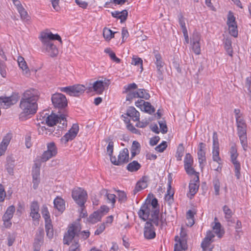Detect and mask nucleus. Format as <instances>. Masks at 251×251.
Masks as SVG:
<instances>
[{"instance_id":"24","label":"nucleus","mask_w":251,"mask_h":251,"mask_svg":"<svg viewBox=\"0 0 251 251\" xmlns=\"http://www.w3.org/2000/svg\"><path fill=\"white\" fill-rule=\"evenodd\" d=\"M126 116L135 122L139 121L140 113L134 107H129L126 110Z\"/></svg>"},{"instance_id":"30","label":"nucleus","mask_w":251,"mask_h":251,"mask_svg":"<svg viewBox=\"0 0 251 251\" xmlns=\"http://www.w3.org/2000/svg\"><path fill=\"white\" fill-rule=\"evenodd\" d=\"M141 167L140 163L137 161H133L126 166V169L130 172H135L139 170Z\"/></svg>"},{"instance_id":"15","label":"nucleus","mask_w":251,"mask_h":251,"mask_svg":"<svg viewBox=\"0 0 251 251\" xmlns=\"http://www.w3.org/2000/svg\"><path fill=\"white\" fill-rule=\"evenodd\" d=\"M44 231L43 228H39L36 234L33 243V250L34 251H39L44 242Z\"/></svg>"},{"instance_id":"18","label":"nucleus","mask_w":251,"mask_h":251,"mask_svg":"<svg viewBox=\"0 0 251 251\" xmlns=\"http://www.w3.org/2000/svg\"><path fill=\"white\" fill-rule=\"evenodd\" d=\"M15 166V159L12 155H9L6 157V162L5 165V169L10 175L14 174V168Z\"/></svg>"},{"instance_id":"11","label":"nucleus","mask_w":251,"mask_h":251,"mask_svg":"<svg viewBox=\"0 0 251 251\" xmlns=\"http://www.w3.org/2000/svg\"><path fill=\"white\" fill-rule=\"evenodd\" d=\"M79 130L77 124H73L72 128L61 139L62 143L66 144L68 141L73 140L76 136Z\"/></svg>"},{"instance_id":"14","label":"nucleus","mask_w":251,"mask_h":251,"mask_svg":"<svg viewBox=\"0 0 251 251\" xmlns=\"http://www.w3.org/2000/svg\"><path fill=\"white\" fill-rule=\"evenodd\" d=\"M152 224L153 223L150 220V221H147L145 224L144 234L146 239H151L155 237L156 234Z\"/></svg>"},{"instance_id":"47","label":"nucleus","mask_w":251,"mask_h":251,"mask_svg":"<svg viewBox=\"0 0 251 251\" xmlns=\"http://www.w3.org/2000/svg\"><path fill=\"white\" fill-rule=\"evenodd\" d=\"M138 98H143L145 100H148L150 98V94L144 89H140L137 91Z\"/></svg>"},{"instance_id":"61","label":"nucleus","mask_w":251,"mask_h":251,"mask_svg":"<svg viewBox=\"0 0 251 251\" xmlns=\"http://www.w3.org/2000/svg\"><path fill=\"white\" fill-rule=\"evenodd\" d=\"M140 144L136 141H134L131 148V151L137 152L139 153L140 152Z\"/></svg>"},{"instance_id":"32","label":"nucleus","mask_w":251,"mask_h":251,"mask_svg":"<svg viewBox=\"0 0 251 251\" xmlns=\"http://www.w3.org/2000/svg\"><path fill=\"white\" fill-rule=\"evenodd\" d=\"M45 229L47 236L50 239L53 237V226L51 222L45 223Z\"/></svg>"},{"instance_id":"17","label":"nucleus","mask_w":251,"mask_h":251,"mask_svg":"<svg viewBox=\"0 0 251 251\" xmlns=\"http://www.w3.org/2000/svg\"><path fill=\"white\" fill-rule=\"evenodd\" d=\"M187 235L186 232L184 230L183 227L181 228V231L180 233V237L178 236L175 237V241L179 243V247L185 250L187 249V242L186 236Z\"/></svg>"},{"instance_id":"62","label":"nucleus","mask_w":251,"mask_h":251,"mask_svg":"<svg viewBox=\"0 0 251 251\" xmlns=\"http://www.w3.org/2000/svg\"><path fill=\"white\" fill-rule=\"evenodd\" d=\"M159 124L161 132L163 134L167 133L168 131V128L165 122L162 121H159Z\"/></svg>"},{"instance_id":"7","label":"nucleus","mask_w":251,"mask_h":251,"mask_svg":"<svg viewBox=\"0 0 251 251\" xmlns=\"http://www.w3.org/2000/svg\"><path fill=\"white\" fill-rule=\"evenodd\" d=\"M85 86L80 84L62 87L60 89L61 91L65 92L72 97L79 96L85 92Z\"/></svg>"},{"instance_id":"49","label":"nucleus","mask_w":251,"mask_h":251,"mask_svg":"<svg viewBox=\"0 0 251 251\" xmlns=\"http://www.w3.org/2000/svg\"><path fill=\"white\" fill-rule=\"evenodd\" d=\"M58 123L62 125V126L60 127L64 128L67 126V121L66 120V114H60L58 115Z\"/></svg>"},{"instance_id":"50","label":"nucleus","mask_w":251,"mask_h":251,"mask_svg":"<svg viewBox=\"0 0 251 251\" xmlns=\"http://www.w3.org/2000/svg\"><path fill=\"white\" fill-rule=\"evenodd\" d=\"M193 158L191 155L188 153H186L184 160V166L185 165H193Z\"/></svg>"},{"instance_id":"10","label":"nucleus","mask_w":251,"mask_h":251,"mask_svg":"<svg viewBox=\"0 0 251 251\" xmlns=\"http://www.w3.org/2000/svg\"><path fill=\"white\" fill-rule=\"evenodd\" d=\"M41 165L38 161H34V165L32 169V183L33 184V188L36 189L40 182V170Z\"/></svg>"},{"instance_id":"48","label":"nucleus","mask_w":251,"mask_h":251,"mask_svg":"<svg viewBox=\"0 0 251 251\" xmlns=\"http://www.w3.org/2000/svg\"><path fill=\"white\" fill-rule=\"evenodd\" d=\"M139 97L137 91L128 90L126 93V100H130L133 98H136Z\"/></svg>"},{"instance_id":"3","label":"nucleus","mask_w":251,"mask_h":251,"mask_svg":"<svg viewBox=\"0 0 251 251\" xmlns=\"http://www.w3.org/2000/svg\"><path fill=\"white\" fill-rule=\"evenodd\" d=\"M58 115L51 114L46 119L47 127L40 126L38 128L39 134L42 135H50L53 132V126L58 123Z\"/></svg>"},{"instance_id":"52","label":"nucleus","mask_w":251,"mask_h":251,"mask_svg":"<svg viewBox=\"0 0 251 251\" xmlns=\"http://www.w3.org/2000/svg\"><path fill=\"white\" fill-rule=\"evenodd\" d=\"M178 18L179 24L180 25L182 32L187 30L185 26L184 18L183 17V15L181 14H179L178 16Z\"/></svg>"},{"instance_id":"2","label":"nucleus","mask_w":251,"mask_h":251,"mask_svg":"<svg viewBox=\"0 0 251 251\" xmlns=\"http://www.w3.org/2000/svg\"><path fill=\"white\" fill-rule=\"evenodd\" d=\"M81 227L79 224L74 223L71 225L68 229V231L64 235L63 242L65 245H69L73 239H76L77 237L81 236L83 239H86L90 236V232L88 230L80 231Z\"/></svg>"},{"instance_id":"53","label":"nucleus","mask_w":251,"mask_h":251,"mask_svg":"<svg viewBox=\"0 0 251 251\" xmlns=\"http://www.w3.org/2000/svg\"><path fill=\"white\" fill-rule=\"evenodd\" d=\"M184 168L187 174L189 175H195V176H196L197 175H199L198 173H197L192 167V165H185Z\"/></svg>"},{"instance_id":"63","label":"nucleus","mask_w":251,"mask_h":251,"mask_svg":"<svg viewBox=\"0 0 251 251\" xmlns=\"http://www.w3.org/2000/svg\"><path fill=\"white\" fill-rule=\"evenodd\" d=\"M113 146H114L113 142L112 141H110L109 142L108 145L106 148L107 152L108 154V155H109L110 158H111V156H113L112 155V154L113 151Z\"/></svg>"},{"instance_id":"38","label":"nucleus","mask_w":251,"mask_h":251,"mask_svg":"<svg viewBox=\"0 0 251 251\" xmlns=\"http://www.w3.org/2000/svg\"><path fill=\"white\" fill-rule=\"evenodd\" d=\"M171 184L170 183L169 184L168 190H167V194L166 195L165 197V201L168 202L169 204H171L174 201L173 196L174 193L171 192Z\"/></svg>"},{"instance_id":"23","label":"nucleus","mask_w":251,"mask_h":251,"mask_svg":"<svg viewBox=\"0 0 251 251\" xmlns=\"http://www.w3.org/2000/svg\"><path fill=\"white\" fill-rule=\"evenodd\" d=\"M41 37L44 38L49 41L56 40L59 41L61 43H62V40L60 36L57 34H53L51 32H42L40 33V36Z\"/></svg>"},{"instance_id":"8","label":"nucleus","mask_w":251,"mask_h":251,"mask_svg":"<svg viewBox=\"0 0 251 251\" xmlns=\"http://www.w3.org/2000/svg\"><path fill=\"white\" fill-rule=\"evenodd\" d=\"M147 205L152 210L151 217L150 218V220L151 221L153 224L158 226L159 224V210L158 208V201L157 199L153 198L151 202L150 200L149 202H147Z\"/></svg>"},{"instance_id":"54","label":"nucleus","mask_w":251,"mask_h":251,"mask_svg":"<svg viewBox=\"0 0 251 251\" xmlns=\"http://www.w3.org/2000/svg\"><path fill=\"white\" fill-rule=\"evenodd\" d=\"M74 242V243L70 247L69 251H80L78 240L76 241L75 238Z\"/></svg>"},{"instance_id":"40","label":"nucleus","mask_w":251,"mask_h":251,"mask_svg":"<svg viewBox=\"0 0 251 251\" xmlns=\"http://www.w3.org/2000/svg\"><path fill=\"white\" fill-rule=\"evenodd\" d=\"M147 187V183L146 181L144 180L138 181L136 185L134 190H133L134 194H135L138 192L146 188Z\"/></svg>"},{"instance_id":"4","label":"nucleus","mask_w":251,"mask_h":251,"mask_svg":"<svg viewBox=\"0 0 251 251\" xmlns=\"http://www.w3.org/2000/svg\"><path fill=\"white\" fill-rule=\"evenodd\" d=\"M47 146V150L45 151L41 156L37 157L35 160L39 161L41 165L42 162H45L55 156L57 153V148L53 142L48 143Z\"/></svg>"},{"instance_id":"25","label":"nucleus","mask_w":251,"mask_h":251,"mask_svg":"<svg viewBox=\"0 0 251 251\" xmlns=\"http://www.w3.org/2000/svg\"><path fill=\"white\" fill-rule=\"evenodd\" d=\"M16 102V100L12 97H5L0 98L1 105L5 108H7L10 105L14 104Z\"/></svg>"},{"instance_id":"57","label":"nucleus","mask_w":251,"mask_h":251,"mask_svg":"<svg viewBox=\"0 0 251 251\" xmlns=\"http://www.w3.org/2000/svg\"><path fill=\"white\" fill-rule=\"evenodd\" d=\"M131 64L134 65H138L140 64L141 65V67L142 68L143 61L141 58L138 57L136 56L133 55L132 58Z\"/></svg>"},{"instance_id":"45","label":"nucleus","mask_w":251,"mask_h":251,"mask_svg":"<svg viewBox=\"0 0 251 251\" xmlns=\"http://www.w3.org/2000/svg\"><path fill=\"white\" fill-rule=\"evenodd\" d=\"M223 210L225 215V217L227 221H229L233 215L231 210L227 205H224L223 207Z\"/></svg>"},{"instance_id":"43","label":"nucleus","mask_w":251,"mask_h":251,"mask_svg":"<svg viewBox=\"0 0 251 251\" xmlns=\"http://www.w3.org/2000/svg\"><path fill=\"white\" fill-rule=\"evenodd\" d=\"M198 156L200 166L201 168H203V163L206 161L205 152L204 151H198Z\"/></svg>"},{"instance_id":"19","label":"nucleus","mask_w":251,"mask_h":251,"mask_svg":"<svg viewBox=\"0 0 251 251\" xmlns=\"http://www.w3.org/2000/svg\"><path fill=\"white\" fill-rule=\"evenodd\" d=\"M12 135L10 133L7 134L2 139L0 144V156L5 153L10 141L11 139Z\"/></svg>"},{"instance_id":"51","label":"nucleus","mask_w":251,"mask_h":251,"mask_svg":"<svg viewBox=\"0 0 251 251\" xmlns=\"http://www.w3.org/2000/svg\"><path fill=\"white\" fill-rule=\"evenodd\" d=\"M213 183L214 187L215 194L216 195H219L220 188V182L219 180L217 178H215L213 181Z\"/></svg>"},{"instance_id":"55","label":"nucleus","mask_w":251,"mask_h":251,"mask_svg":"<svg viewBox=\"0 0 251 251\" xmlns=\"http://www.w3.org/2000/svg\"><path fill=\"white\" fill-rule=\"evenodd\" d=\"M229 33L231 35L234 37H237L238 36L237 25H231L228 27Z\"/></svg>"},{"instance_id":"1","label":"nucleus","mask_w":251,"mask_h":251,"mask_svg":"<svg viewBox=\"0 0 251 251\" xmlns=\"http://www.w3.org/2000/svg\"><path fill=\"white\" fill-rule=\"evenodd\" d=\"M39 96V91L35 89L26 90L23 94L20 103V107L22 110L19 115L21 120H25L28 116L36 112L38 108L37 101Z\"/></svg>"},{"instance_id":"12","label":"nucleus","mask_w":251,"mask_h":251,"mask_svg":"<svg viewBox=\"0 0 251 251\" xmlns=\"http://www.w3.org/2000/svg\"><path fill=\"white\" fill-rule=\"evenodd\" d=\"M109 84V80H105L104 82L102 80H97L93 83L92 86L89 87L88 89L90 91H94L98 94H101L105 86H108Z\"/></svg>"},{"instance_id":"58","label":"nucleus","mask_w":251,"mask_h":251,"mask_svg":"<svg viewBox=\"0 0 251 251\" xmlns=\"http://www.w3.org/2000/svg\"><path fill=\"white\" fill-rule=\"evenodd\" d=\"M212 241L210 240L209 239H208L207 237H205L201 244V247L203 251H205L206 249L209 246L211 242Z\"/></svg>"},{"instance_id":"56","label":"nucleus","mask_w":251,"mask_h":251,"mask_svg":"<svg viewBox=\"0 0 251 251\" xmlns=\"http://www.w3.org/2000/svg\"><path fill=\"white\" fill-rule=\"evenodd\" d=\"M19 13L21 15V18L22 20H27L28 19V14L26 11L24 7L20 8V9L18 10Z\"/></svg>"},{"instance_id":"36","label":"nucleus","mask_w":251,"mask_h":251,"mask_svg":"<svg viewBox=\"0 0 251 251\" xmlns=\"http://www.w3.org/2000/svg\"><path fill=\"white\" fill-rule=\"evenodd\" d=\"M41 213L43 217L45 219V223L51 222V220L50 218V213L48 211V208L46 205H43L42 207Z\"/></svg>"},{"instance_id":"39","label":"nucleus","mask_w":251,"mask_h":251,"mask_svg":"<svg viewBox=\"0 0 251 251\" xmlns=\"http://www.w3.org/2000/svg\"><path fill=\"white\" fill-rule=\"evenodd\" d=\"M125 11H126V10H123L121 12L116 11L112 12L111 14L113 17L120 19L121 23H122L126 21V15H124Z\"/></svg>"},{"instance_id":"35","label":"nucleus","mask_w":251,"mask_h":251,"mask_svg":"<svg viewBox=\"0 0 251 251\" xmlns=\"http://www.w3.org/2000/svg\"><path fill=\"white\" fill-rule=\"evenodd\" d=\"M104 51L105 53L109 55V57L112 61L118 63L120 62L121 60L119 58L117 57L115 53L111 50L110 48H106Z\"/></svg>"},{"instance_id":"28","label":"nucleus","mask_w":251,"mask_h":251,"mask_svg":"<svg viewBox=\"0 0 251 251\" xmlns=\"http://www.w3.org/2000/svg\"><path fill=\"white\" fill-rule=\"evenodd\" d=\"M17 62L20 68L24 72V74L25 75H28L29 71L24 58L22 56H19L17 59Z\"/></svg>"},{"instance_id":"20","label":"nucleus","mask_w":251,"mask_h":251,"mask_svg":"<svg viewBox=\"0 0 251 251\" xmlns=\"http://www.w3.org/2000/svg\"><path fill=\"white\" fill-rule=\"evenodd\" d=\"M238 154L231 155L230 160L232 163L233 164L235 170V175L237 179H239L240 178V170L241 166L240 162L237 160V158Z\"/></svg>"},{"instance_id":"22","label":"nucleus","mask_w":251,"mask_h":251,"mask_svg":"<svg viewBox=\"0 0 251 251\" xmlns=\"http://www.w3.org/2000/svg\"><path fill=\"white\" fill-rule=\"evenodd\" d=\"M125 149H123L119 153L117 159L115 156H111V163L115 165H119L124 163L126 160Z\"/></svg>"},{"instance_id":"6","label":"nucleus","mask_w":251,"mask_h":251,"mask_svg":"<svg viewBox=\"0 0 251 251\" xmlns=\"http://www.w3.org/2000/svg\"><path fill=\"white\" fill-rule=\"evenodd\" d=\"M72 196L75 202L79 206L82 207L86 201L87 194L84 189L78 187L73 190Z\"/></svg>"},{"instance_id":"27","label":"nucleus","mask_w":251,"mask_h":251,"mask_svg":"<svg viewBox=\"0 0 251 251\" xmlns=\"http://www.w3.org/2000/svg\"><path fill=\"white\" fill-rule=\"evenodd\" d=\"M225 49L227 53L231 57L233 56V50L232 48V41L230 39L226 38L224 40Z\"/></svg>"},{"instance_id":"34","label":"nucleus","mask_w":251,"mask_h":251,"mask_svg":"<svg viewBox=\"0 0 251 251\" xmlns=\"http://www.w3.org/2000/svg\"><path fill=\"white\" fill-rule=\"evenodd\" d=\"M154 56L155 59V63L157 68H162L164 66V62L162 61V57L159 53L157 51H154Z\"/></svg>"},{"instance_id":"16","label":"nucleus","mask_w":251,"mask_h":251,"mask_svg":"<svg viewBox=\"0 0 251 251\" xmlns=\"http://www.w3.org/2000/svg\"><path fill=\"white\" fill-rule=\"evenodd\" d=\"M200 41V34L198 32H194L191 38V42L192 43V50L196 54H200L201 53Z\"/></svg>"},{"instance_id":"64","label":"nucleus","mask_w":251,"mask_h":251,"mask_svg":"<svg viewBox=\"0 0 251 251\" xmlns=\"http://www.w3.org/2000/svg\"><path fill=\"white\" fill-rule=\"evenodd\" d=\"M50 1L53 9L56 11H58L60 9L59 6L60 0H50Z\"/></svg>"},{"instance_id":"29","label":"nucleus","mask_w":251,"mask_h":251,"mask_svg":"<svg viewBox=\"0 0 251 251\" xmlns=\"http://www.w3.org/2000/svg\"><path fill=\"white\" fill-rule=\"evenodd\" d=\"M54 207L60 212H62L65 208L64 200L57 198L53 201Z\"/></svg>"},{"instance_id":"42","label":"nucleus","mask_w":251,"mask_h":251,"mask_svg":"<svg viewBox=\"0 0 251 251\" xmlns=\"http://www.w3.org/2000/svg\"><path fill=\"white\" fill-rule=\"evenodd\" d=\"M227 25L228 27L231 25H236L237 24L235 21V17L234 16L233 14L230 11L228 12L227 15Z\"/></svg>"},{"instance_id":"46","label":"nucleus","mask_w":251,"mask_h":251,"mask_svg":"<svg viewBox=\"0 0 251 251\" xmlns=\"http://www.w3.org/2000/svg\"><path fill=\"white\" fill-rule=\"evenodd\" d=\"M212 154L213 161L219 163V161L221 160L219 156V147H213Z\"/></svg>"},{"instance_id":"44","label":"nucleus","mask_w":251,"mask_h":251,"mask_svg":"<svg viewBox=\"0 0 251 251\" xmlns=\"http://www.w3.org/2000/svg\"><path fill=\"white\" fill-rule=\"evenodd\" d=\"M184 151V148L182 144H180L178 147L176 152V157L177 160L180 161L181 160L182 157L183 155Z\"/></svg>"},{"instance_id":"33","label":"nucleus","mask_w":251,"mask_h":251,"mask_svg":"<svg viewBox=\"0 0 251 251\" xmlns=\"http://www.w3.org/2000/svg\"><path fill=\"white\" fill-rule=\"evenodd\" d=\"M140 103H143L144 105V109L146 112L149 114H152L155 112L154 108L149 102H146L143 100H141L139 102Z\"/></svg>"},{"instance_id":"59","label":"nucleus","mask_w":251,"mask_h":251,"mask_svg":"<svg viewBox=\"0 0 251 251\" xmlns=\"http://www.w3.org/2000/svg\"><path fill=\"white\" fill-rule=\"evenodd\" d=\"M0 73L3 77H6V71L5 63L0 60Z\"/></svg>"},{"instance_id":"37","label":"nucleus","mask_w":251,"mask_h":251,"mask_svg":"<svg viewBox=\"0 0 251 251\" xmlns=\"http://www.w3.org/2000/svg\"><path fill=\"white\" fill-rule=\"evenodd\" d=\"M115 32H113L112 31L107 28L104 27L103 29V36L106 40L109 41L111 38L114 37V35Z\"/></svg>"},{"instance_id":"26","label":"nucleus","mask_w":251,"mask_h":251,"mask_svg":"<svg viewBox=\"0 0 251 251\" xmlns=\"http://www.w3.org/2000/svg\"><path fill=\"white\" fill-rule=\"evenodd\" d=\"M15 211V208L13 205L9 206L4 214L2 216V220L7 221L11 220L13 216L14 213Z\"/></svg>"},{"instance_id":"5","label":"nucleus","mask_w":251,"mask_h":251,"mask_svg":"<svg viewBox=\"0 0 251 251\" xmlns=\"http://www.w3.org/2000/svg\"><path fill=\"white\" fill-rule=\"evenodd\" d=\"M42 44L43 51L48 53L51 57L56 56L58 53V50L56 46L51 41H49L41 36L39 37Z\"/></svg>"},{"instance_id":"13","label":"nucleus","mask_w":251,"mask_h":251,"mask_svg":"<svg viewBox=\"0 0 251 251\" xmlns=\"http://www.w3.org/2000/svg\"><path fill=\"white\" fill-rule=\"evenodd\" d=\"M152 210L147 205V201L141 207L138 214L140 218L144 221L148 220L150 221V218L151 217Z\"/></svg>"},{"instance_id":"41","label":"nucleus","mask_w":251,"mask_h":251,"mask_svg":"<svg viewBox=\"0 0 251 251\" xmlns=\"http://www.w3.org/2000/svg\"><path fill=\"white\" fill-rule=\"evenodd\" d=\"M101 194H104L106 196L108 202H111L112 205L114 204L116 198V196L115 195L108 193L107 191L105 189L101 190Z\"/></svg>"},{"instance_id":"9","label":"nucleus","mask_w":251,"mask_h":251,"mask_svg":"<svg viewBox=\"0 0 251 251\" xmlns=\"http://www.w3.org/2000/svg\"><path fill=\"white\" fill-rule=\"evenodd\" d=\"M51 101L55 108L62 109L67 107L68 102L65 95L61 93H55L51 96Z\"/></svg>"},{"instance_id":"21","label":"nucleus","mask_w":251,"mask_h":251,"mask_svg":"<svg viewBox=\"0 0 251 251\" xmlns=\"http://www.w3.org/2000/svg\"><path fill=\"white\" fill-rule=\"evenodd\" d=\"M199 187V175H197L189 183V192L192 196H194L197 192Z\"/></svg>"},{"instance_id":"31","label":"nucleus","mask_w":251,"mask_h":251,"mask_svg":"<svg viewBox=\"0 0 251 251\" xmlns=\"http://www.w3.org/2000/svg\"><path fill=\"white\" fill-rule=\"evenodd\" d=\"M102 216V215L100 213V211H95L92 214L90 215L88 221L89 222L94 224L100 221Z\"/></svg>"},{"instance_id":"60","label":"nucleus","mask_w":251,"mask_h":251,"mask_svg":"<svg viewBox=\"0 0 251 251\" xmlns=\"http://www.w3.org/2000/svg\"><path fill=\"white\" fill-rule=\"evenodd\" d=\"M167 147V142L163 141L161 144L156 146L155 149L157 151L162 152L166 149Z\"/></svg>"}]
</instances>
